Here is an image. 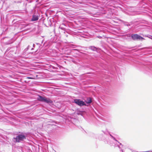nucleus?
<instances>
[{
	"label": "nucleus",
	"instance_id": "1",
	"mask_svg": "<svg viewBox=\"0 0 152 152\" xmlns=\"http://www.w3.org/2000/svg\"><path fill=\"white\" fill-rule=\"evenodd\" d=\"M105 143H107L111 146L118 147L120 149L122 148V145L118 142L115 138L111 134L110 136L106 137L104 140Z\"/></svg>",
	"mask_w": 152,
	"mask_h": 152
},
{
	"label": "nucleus",
	"instance_id": "2",
	"mask_svg": "<svg viewBox=\"0 0 152 152\" xmlns=\"http://www.w3.org/2000/svg\"><path fill=\"white\" fill-rule=\"evenodd\" d=\"M37 99L39 101L48 104H51L53 103L52 101L50 99L43 97L41 96H39L37 98Z\"/></svg>",
	"mask_w": 152,
	"mask_h": 152
},
{
	"label": "nucleus",
	"instance_id": "3",
	"mask_svg": "<svg viewBox=\"0 0 152 152\" xmlns=\"http://www.w3.org/2000/svg\"><path fill=\"white\" fill-rule=\"evenodd\" d=\"M15 139L16 142H19L20 141H23L26 139V136L23 134H20L17 136L16 138H14Z\"/></svg>",
	"mask_w": 152,
	"mask_h": 152
},
{
	"label": "nucleus",
	"instance_id": "4",
	"mask_svg": "<svg viewBox=\"0 0 152 152\" xmlns=\"http://www.w3.org/2000/svg\"><path fill=\"white\" fill-rule=\"evenodd\" d=\"M73 102L75 103L80 106L86 105V104L85 102L79 99H74L73 100Z\"/></svg>",
	"mask_w": 152,
	"mask_h": 152
},
{
	"label": "nucleus",
	"instance_id": "5",
	"mask_svg": "<svg viewBox=\"0 0 152 152\" xmlns=\"http://www.w3.org/2000/svg\"><path fill=\"white\" fill-rule=\"evenodd\" d=\"M132 37L134 40H142L145 39L144 38L137 34H132Z\"/></svg>",
	"mask_w": 152,
	"mask_h": 152
},
{
	"label": "nucleus",
	"instance_id": "6",
	"mask_svg": "<svg viewBox=\"0 0 152 152\" xmlns=\"http://www.w3.org/2000/svg\"><path fill=\"white\" fill-rule=\"evenodd\" d=\"M39 14L37 12H35L33 15L31 19L32 21H35L39 19Z\"/></svg>",
	"mask_w": 152,
	"mask_h": 152
},
{
	"label": "nucleus",
	"instance_id": "7",
	"mask_svg": "<svg viewBox=\"0 0 152 152\" xmlns=\"http://www.w3.org/2000/svg\"><path fill=\"white\" fill-rule=\"evenodd\" d=\"M92 102L91 99V98H88L86 101V103L87 104H90Z\"/></svg>",
	"mask_w": 152,
	"mask_h": 152
},
{
	"label": "nucleus",
	"instance_id": "8",
	"mask_svg": "<svg viewBox=\"0 0 152 152\" xmlns=\"http://www.w3.org/2000/svg\"><path fill=\"white\" fill-rule=\"evenodd\" d=\"M89 48L94 51L96 50L97 49L94 46H92L90 47Z\"/></svg>",
	"mask_w": 152,
	"mask_h": 152
},
{
	"label": "nucleus",
	"instance_id": "9",
	"mask_svg": "<svg viewBox=\"0 0 152 152\" xmlns=\"http://www.w3.org/2000/svg\"><path fill=\"white\" fill-rule=\"evenodd\" d=\"M61 25H60L59 27V28H60L62 30H64V28L62 26H61Z\"/></svg>",
	"mask_w": 152,
	"mask_h": 152
},
{
	"label": "nucleus",
	"instance_id": "10",
	"mask_svg": "<svg viewBox=\"0 0 152 152\" xmlns=\"http://www.w3.org/2000/svg\"><path fill=\"white\" fill-rule=\"evenodd\" d=\"M36 44H37V45H38L39 47H40V44H39V43H36Z\"/></svg>",
	"mask_w": 152,
	"mask_h": 152
},
{
	"label": "nucleus",
	"instance_id": "11",
	"mask_svg": "<svg viewBox=\"0 0 152 152\" xmlns=\"http://www.w3.org/2000/svg\"><path fill=\"white\" fill-rule=\"evenodd\" d=\"M27 78L28 79H32V78L31 77H27Z\"/></svg>",
	"mask_w": 152,
	"mask_h": 152
},
{
	"label": "nucleus",
	"instance_id": "12",
	"mask_svg": "<svg viewBox=\"0 0 152 152\" xmlns=\"http://www.w3.org/2000/svg\"><path fill=\"white\" fill-rule=\"evenodd\" d=\"M33 47L34 48H35V44H34L33 45Z\"/></svg>",
	"mask_w": 152,
	"mask_h": 152
},
{
	"label": "nucleus",
	"instance_id": "13",
	"mask_svg": "<svg viewBox=\"0 0 152 152\" xmlns=\"http://www.w3.org/2000/svg\"><path fill=\"white\" fill-rule=\"evenodd\" d=\"M29 48H30V46H29V45H28V47H27V48H27V49H28Z\"/></svg>",
	"mask_w": 152,
	"mask_h": 152
},
{
	"label": "nucleus",
	"instance_id": "14",
	"mask_svg": "<svg viewBox=\"0 0 152 152\" xmlns=\"http://www.w3.org/2000/svg\"><path fill=\"white\" fill-rule=\"evenodd\" d=\"M150 36L151 37H149V38H150L151 39H152V36Z\"/></svg>",
	"mask_w": 152,
	"mask_h": 152
},
{
	"label": "nucleus",
	"instance_id": "15",
	"mask_svg": "<svg viewBox=\"0 0 152 152\" xmlns=\"http://www.w3.org/2000/svg\"><path fill=\"white\" fill-rule=\"evenodd\" d=\"M150 151H146V152H150ZM151 152H152V151H151Z\"/></svg>",
	"mask_w": 152,
	"mask_h": 152
},
{
	"label": "nucleus",
	"instance_id": "16",
	"mask_svg": "<svg viewBox=\"0 0 152 152\" xmlns=\"http://www.w3.org/2000/svg\"><path fill=\"white\" fill-rule=\"evenodd\" d=\"M74 50H77V49H74Z\"/></svg>",
	"mask_w": 152,
	"mask_h": 152
},
{
	"label": "nucleus",
	"instance_id": "17",
	"mask_svg": "<svg viewBox=\"0 0 152 152\" xmlns=\"http://www.w3.org/2000/svg\"><path fill=\"white\" fill-rule=\"evenodd\" d=\"M62 25H64V24L63 23Z\"/></svg>",
	"mask_w": 152,
	"mask_h": 152
},
{
	"label": "nucleus",
	"instance_id": "18",
	"mask_svg": "<svg viewBox=\"0 0 152 152\" xmlns=\"http://www.w3.org/2000/svg\"><path fill=\"white\" fill-rule=\"evenodd\" d=\"M33 48H32L31 49V50H33Z\"/></svg>",
	"mask_w": 152,
	"mask_h": 152
},
{
	"label": "nucleus",
	"instance_id": "19",
	"mask_svg": "<svg viewBox=\"0 0 152 152\" xmlns=\"http://www.w3.org/2000/svg\"><path fill=\"white\" fill-rule=\"evenodd\" d=\"M122 150V152H124L123 151V150Z\"/></svg>",
	"mask_w": 152,
	"mask_h": 152
}]
</instances>
